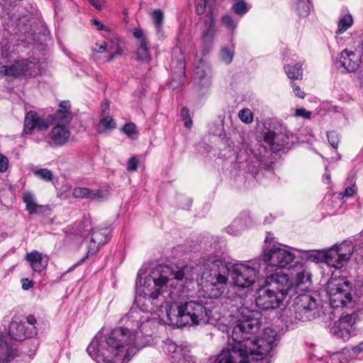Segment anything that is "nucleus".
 <instances>
[{
  "label": "nucleus",
  "instance_id": "obj_11",
  "mask_svg": "<svg viewBox=\"0 0 363 363\" xmlns=\"http://www.w3.org/2000/svg\"><path fill=\"white\" fill-rule=\"evenodd\" d=\"M26 322L13 318L9 327V335L16 341H23L37 334L35 326L26 327Z\"/></svg>",
  "mask_w": 363,
  "mask_h": 363
},
{
  "label": "nucleus",
  "instance_id": "obj_44",
  "mask_svg": "<svg viewBox=\"0 0 363 363\" xmlns=\"http://www.w3.org/2000/svg\"><path fill=\"white\" fill-rule=\"evenodd\" d=\"M327 138L328 140L329 143L331 145V146L337 149L338 147V144L340 142V136L335 131H330L327 133Z\"/></svg>",
  "mask_w": 363,
  "mask_h": 363
},
{
  "label": "nucleus",
  "instance_id": "obj_49",
  "mask_svg": "<svg viewBox=\"0 0 363 363\" xmlns=\"http://www.w3.org/2000/svg\"><path fill=\"white\" fill-rule=\"evenodd\" d=\"M8 159L6 157L0 155V172H4L8 169Z\"/></svg>",
  "mask_w": 363,
  "mask_h": 363
},
{
  "label": "nucleus",
  "instance_id": "obj_27",
  "mask_svg": "<svg viewBox=\"0 0 363 363\" xmlns=\"http://www.w3.org/2000/svg\"><path fill=\"white\" fill-rule=\"evenodd\" d=\"M116 128L115 120L109 115H101L99 124L96 126V131L102 134L108 130H112Z\"/></svg>",
  "mask_w": 363,
  "mask_h": 363
},
{
  "label": "nucleus",
  "instance_id": "obj_7",
  "mask_svg": "<svg viewBox=\"0 0 363 363\" xmlns=\"http://www.w3.org/2000/svg\"><path fill=\"white\" fill-rule=\"evenodd\" d=\"M349 282L340 279L331 278L326 284V291L333 308L343 307L351 303Z\"/></svg>",
  "mask_w": 363,
  "mask_h": 363
},
{
  "label": "nucleus",
  "instance_id": "obj_10",
  "mask_svg": "<svg viewBox=\"0 0 363 363\" xmlns=\"http://www.w3.org/2000/svg\"><path fill=\"white\" fill-rule=\"evenodd\" d=\"M355 329L350 313H347L341 317L337 321H335L330 328V333L335 337L341 338L343 340H348Z\"/></svg>",
  "mask_w": 363,
  "mask_h": 363
},
{
  "label": "nucleus",
  "instance_id": "obj_5",
  "mask_svg": "<svg viewBox=\"0 0 363 363\" xmlns=\"http://www.w3.org/2000/svg\"><path fill=\"white\" fill-rule=\"evenodd\" d=\"M293 284L289 275L276 272L267 275L265 285L256 293V306L262 310H272L280 307L288 295L292 296Z\"/></svg>",
  "mask_w": 363,
  "mask_h": 363
},
{
  "label": "nucleus",
  "instance_id": "obj_58",
  "mask_svg": "<svg viewBox=\"0 0 363 363\" xmlns=\"http://www.w3.org/2000/svg\"><path fill=\"white\" fill-rule=\"evenodd\" d=\"M91 22L93 24L96 25L97 26V29L99 30H103L104 29V26L99 21L96 19H92Z\"/></svg>",
  "mask_w": 363,
  "mask_h": 363
},
{
  "label": "nucleus",
  "instance_id": "obj_47",
  "mask_svg": "<svg viewBox=\"0 0 363 363\" xmlns=\"http://www.w3.org/2000/svg\"><path fill=\"white\" fill-rule=\"evenodd\" d=\"M206 8V0H196V11L198 15L203 14Z\"/></svg>",
  "mask_w": 363,
  "mask_h": 363
},
{
  "label": "nucleus",
  "instance_id": "obj_28",
  "mask_svg": "<svg viewBox=\"0 0 363 363\" xmlns=\"http://www.w3.org/2000/svg\"><path fill=\"white\" fill-rule=\"evenodd\" d=\"M23 201L26 203V209L28 211L30 214L38 213V208H48V206L38 205L37 203L35 202L34 194L29 191L23 193Z\"/></svg>",
  "mask_w": 363,
  "mask_h": 363
},
{
  "label": "nucleus",
  "instance_id": "obj_50",
  "mask_svg": "<svg viewBox=\"0 0 363 363\" xmlns=\"http://www.w3.org/2000/svg\"><path fill=\"white\" fill-rule=\"evenodd\" d=\"M291 86L293 87L294 92L295 93L296 96L301 99H303L305 97V93L301 89V88L298 86L296 85V84L294 82L291 83Z\"/></svg>",
  "mask_w": 363,
  "mask_h": 363
},
{
  "label": "nucleus",
  "instance_id": "obj_19",
  "mask_svg": "<svg viewBox=\"0 0 363 363\" xmlns=\"http://www.w3.org/2000/svg\"><path fill=\"white\" fill-rule=\"evenodd\" d=\"M215 17L212 12L208 11L203 17V27L201 34V40L206 45L213 43L216 34Z\"/></svg>",
  "mask_w": 363,
  "mask_h": 363
},
{
  "label": "nucleus",
  "instance_id": "obj_30",
  "mask_svg": "<svg viewBox=\"0 0 363 363\" xmlns=\"http://www.w3.org/2000/svg\"><path fill=\"white\" fill-rule=\"evenodd\" d=\"M247 218H237L233 222L226 228V231L228 234L232 235H237L241 231L245 230L246 225Z\"/></svg>",
  "mask_w": 363,
  "mask_h": 363
},
{
  "label": "nucleus",
  "instance_id": "obj_24",
  "mask_svg": "<svg viewBox=\"0 0 363 363\" xmlns=\"http://www.w3.org/2000/svg\"><path fill=\"white\" fill-rule=\"evenodd\" d=\"M26 259L29 262L30 267L35 272H40L46 266V264H43L42 254L37 250H33L27 253Z\"/></svg>",
  "mask_w": 363,
  "mask_h": 363
},
{
  "label": "nucleus",
  "instance_id": "obj_37",
  "mask_svg": "<svg viewBox=\"0 0 363 363\" xmlns=\"http://www.w3.org/2000/svg\"><path fill=\"white\" fill-rule=\"evenodd\" d=\"M349 180L350 186H347L343 191L340 192L338 194V198L340 199H342L345 197H351L357 192V189L356 184L353 182L354 179L349 178Z\"/></svg>",
  "mask_w": 363,
  "mask_h": 363
},
{
  "label": "nucleus",
  "instance_id": "obj_23",
  "mask_svg": "<svg viewBox=\"0 0 363 363\" xmlns=\"http://www.w3.org/2000/svg\"><path fill=\"white\" fill-rule=\"evenodd\" d=\"M18 356V351L0 335V363H12Z\"/></svg>",
  "mask_w": 363,
  "mask_h": 363
},
{
  "label": "nucleus",
  "instance_id": "obj_42",
  "mask_svg": "<svg viewBox=\"0 0 363 363\" xmlns=\"http://www.w3.org/2000/svg\"><path fill=\"white\" fill-rule=\"evenodd\" d=\"M152 18L154 23L155 25V27L159 30L163 22L164 19V14L161 9H155L152 12Z\"/></svg>",
  "mask_w": 363,
  "mask_h": 363
},
{
  "label": "nucleus",
  "instance_id": "obj_31",
  "mask_svg": "<svg viewBox=\"0 0 363 363\" xmlns=\"http://www.w3.org/2000/svg\"><path fill=\"white\" fill-rule=\"evenodd\" d=\"M284 70L288 77L292 80L302 78L303 69L302 65L300 63H296L294 65L287 64L284 66Z\"/></svg>",
  "mask_w": 363,
  "mask_h": 363
},
{
  "label": "nucleus",
  "instance_id": "obj_46",
  "mask_svg": "<svg viewBox=\"0 0 363 363\" xmlns=\"http://www.w3.org/2000/svg\"><path fill=\"white\" fill-rule=\"evenodd\" d=\"M123 132L128 137L137 133L136 125L133 123H128L123 127Z\"/></svg>",
  "mask_w": 363,
  "mask_h": 363
},
{
  "label": "nucleus",
  "instance_id": "obj_16",
  "mask_svg": "<svg viewBox=\"0 0 363 363\" xmlns=\"http://www.w3.org/2000/svg\"><path fill=\"white\" fill-rule=\"evenodd\" d=\"M289 272L291 277V279L289 278V280L293 284L291 293L295 291L296 287L311 283V274L307 267L302 263L296 262L295 264L289 269Z\"/></svg>",
  "mask_w": 363,
  "mask_h": 363
},
{
  "label": "nucleus",
  "instance_id": "obj_35",
  "mask_svg": "<svg viewBox=\"0 0 363 363\" xmlns=\"http://www.w3.org/2000/svg\"><path fill=\"white\" fill-rule=\"evenodd\" d=\"M33 172L36 178L46 182H52L54 178L52 171L47 168L35 169Z\"/></svg>",
  "mask_w": 363,
  "mask_h": 363
},
{
  "label": "nucleus",
  "instance_id": "obj_2",
  "mask_svg": "<svg viewBox=\"0 0 363 363\" xmlns=\"http://www.w3.org/2000/svg\"><path fill=\"white\" fill-rule=\"evenodd\" d=\"M236 324L228 345L215 359L208 363H267L263 359L277 346L280 337L274 329L265 328L263 335L256 338L261 326L262 313L245 301L234 315Z\"/></svg>",
  "mask_w": 363,
  "mask_h": 363
},
{
  "label": "nucleus",
  "instance_id": "obj_18",
  "mask_svg": "<svg viewBox=\"0 0 363 363\" xmlns=\"http://www.w3.org/2000/svg\"><path fill=\"white\" fill-rule=\"evenodd\" d=\"M360 64V57L359 55L353 51H349L347 49L343 50L339 57L337 62V67L339 65L343 67L347 72H352L357 70Z\"/></svg>",
  "mask_w": 363,
  "mask_h": 363
},
{
  "label": "nucleus",
  "instance_id": "obj_43",
  "mask_svg": "<svg viewBox=\"0 0 363 363\" xmlns=\"http://www.w3.org/2000/svg\"><path fill=\"white\" fill-rule=\"evenodd\" d=\"M181 119L184 121V125L186 128H190L192 125V121L190 118L189 110L184 107L180 112Z\"/></svg>",
  "mask_w": 363,
  "mask_h": 363
},
{
  "label": "nucleus",
  "instance_id": "obj_15",
  "mask_svg": "<svg viewBox=\"0 0 363 363\" xmlns=\"http://www.w3.org/2000/svg\"><path fill=\"white\" fill-rule=\"evenodd\" d=\"M70 108L71 105L69 100L61 101L57 111L53 114L49 115L48 117L50 125L55 123L67 125L69 124L73 117Z\"/></svg>",
  "mask_w": 363,
  "mask_h": 363
},
{
  "label": "nucleus",
  "instance_id": "obj_61",
  "mask_svg": "<svg viewBox=\"0 0 363 363\" xmlns=\"http://www.w3.org/2000/svg\"><path fill=\"white\" fill-rule=\"evenodd\" d=\"M325 178L328 179L330 178V176L327 174L325 175Z\"/></svg>",
  "mask_w": 363,
  "mask_h": 363
},
{
  "label": "nucleus",
  "instance_id": "obj_38",
  "mask_svg": "<svg viewBox=\"0 0 363 363\" xmlns=\"http://www.w3.org/2000/svg\"><path fill=\"white\" fill-rule=\"evenodd\" d=\"M233 10L236 14L242 16L248 11L249 9L244 0H238L233 5Z\"/></svg>",
  "mask_w": 363,
  "mask_h": 363
},
{
  "label": "nucleus",
  "instance_id": "obj_3",
  "mask_svg": "<svg viewBox=\"0 0 363 363\" xmlns=\"http://www.w3.org/2000/svg\"><path fill=\"white\" fill-rule=\"evenodd\" d=\"M139 313L131 310L123 320L126 327L112 330L107 335L99 331L87 347L96 363H127L138 351L135 344L138 330L142 333L149 322L140 323Z\"/></svg>",
  "mask_w": 363,
  "mask_h": 363
},
{
  "label": "nucleus",
  "instance_id": "obj_33",
  "mask_svg": "<svg viewBox=\"0 0 363 363\" xmlns=\"http://www.w3.org/2000/svg\"><path fill=\"white\" fill-rule=\"evenodd\" d=\"M326 251L324 252H315L312 250L305 251L303 252V258L308 260L318 263L324 262L325 263Z\"/></svg>",
  "mask_w": 363,
  "mask_h": 363
},
{
  "label": "nucleus",
  "instance_id": "obj_12",
  "mask_svg": "<svg viewBox=\"0 0 363 363\" xmlns=\"http://www.w3.org/2000/svg\"><path fill=\"white\" fill-rule=\"evenodd\" d=\"M110 238L111 235L108 228H94L91 230L86 257L82 259L81 262H84L89 255H95L99 247L106 243Z\"/></svg>",
  "mask_w": 363,
  "mask_h": 363
},
{
  "label": "nucleus",
  "instance_id": "obj_56",
  "mask_svg": "<svg viewBox=\"0 0 363 363\" xmlns=\"http://www.w3.org/2000/svg\"><path fill=\"white\" fill-rule=\"evenodd\" d=\"M36 322H37V320L34 315H28V317H26V323L29 325L28 327L35 326V324L36 323Z\"/></svg>",
  "mask_w": 363,
  "mask_h": 363
},
{
  "label": "nucleus",
  "instance_id": "obj_41",
  "mask_svg": "<svg viewBox=\"0 0 363 363\" xmlns=\"http://www.w3.org/2000/svg\"><path fill=\"white\" fill-rule=\"evenodd\" d=\"M238 116L241 121L246 124L251 123L253 121L252 112L249 108H243L240 111Z\"/></svg>",
  "mask_w": 363,
  "mask_h": 363
},
{
  "label": "nucleus",
  "instance_id": "obj_53",
  "mask_svg": "<svg viewBox=\"0 0 363 363\" xmlns=\"http://www.w3.org/2000/svg\"><path fill=\"white\" fill-rule=\"evenodd\" d=\"M22 282V288L24 290H28L32 288L34 285L33 281L28 280V279H23L21 280Z\"/></svg>",
  "mask_w": 363,
  "mask_h": 363
},
{
  "label": "nucleus",
  "instance_id": "obj_63",
  "mask_svg": "<svg viewBox=\"0 0 363 363\" xmlns=\"http://www.w3.org/2000/svg\"><path fill=\"white\" fill-rule=\"evenodd\" d=\"M34 353H32V354H29V356L31 357L32 355H33Z\"/></svg>",
  "mask_w": 363,
  "mask_h": 363
},
{
  "label": "nucleus",
  "instance_id": "obj_55",
  "mask_svg": "<svg viewBox=\"0 0 363 363\" xmlns=\"http://www.w3.org/2000/svg\"><path fill=\"white\" fill-rule=\"evenodd\" d=\"M352 350L356 354L363 352V341L352 347Z\"/></svg>",
  "mask_w": 363,
  "mask_h": 363
},
{
  "label": "nucleus",
  "instance_id": "obj_60",
  "mask_svg": "<svg viewBox=\"0 0 363 363\" xmlns=\"http://www.w3.org/2000/svg\"><path fill=\"white\" fill-rule=\"evenodd\" d=\"M115 55H116V53L111 54V56L108 58V60H112L114 57Z\"/></svg>",
  "mask_w": 363,
  "mask_h": 363
},
{
  "label": "nucleus",
  "instance_id": "obj_25",
  "mask_svg": "<svg viewBox=\"0 0 363 363\" xmlns=\"http://www.w3.org/2000/svg\"><path fill=\"white\" fill-rule=\"evenodd\" d=\"M170 362L171 363H196L194 357L190 354V350L186 347H182L176 352V354L171 356Z\"/></svg>",
  "mask_w": 363,
  "mask_h": 363
},
{
  "label": "nucleus",
  "instance_id": "obj_40",
  "mask_svg": "<svg viewBox=\"0 0 363 363\" xmlns=\"http://www.w3.org/2000/svg\"><path fill=\"white\" fill-rule=\"evenodd\" d=\"M222 24L230 32H233L236 27L238 22L234 21L230 15H225L221 18Z\"/></svg>",
  "mask_w": 363,
  "mask_h": 363
},
{
  "label": "nucleus",
  "instance_id": "obj_8",
  "mask_svg": "<svg viewBox=\"0 0 363 363\" xmlns=\"http://www.w3.org/2000/svg\"><path fill=\"white\" fill-rule=\"evenodd\" d=\"M264 257L259 259L261 267L267 272L273 267H285L294 259V255L289 250L277 246H273L268 250H264Z\"/></svg>",
  "mask_w": 363,
  "mask_h": 363
},
{
  "label": "nucleus",
  "instance_id": "obj_59",
  "mask_svg": "<svg viewBox=\"0 0 363 363\" xmlns=\"http://www.w3.org/2000/svg\"><path fill=\"white\" fill-rule=\"evenodd\" d=\"M106 49V43H104L102 45H99L98 49L94 48L93 50L96 51V52H103Z\"/></svg>",
  "mask_w": 363,
  "mask_h": 363
},
{
  "label": "nucleus",
  "instance_id": "obj_22",
  "mask_svg": "<svg viewBox=\"0 0 363 363\" xmlns=\"http://www.w3.org/2000/svg\"><path fill=\"white\" fill-rule=\"evenodd\" d=\"M211 68L205 62H200L194 71V80L201 88H208L211 84Z\"/></svg>",
  "mask_w": 363,
  "mask_h": 363
},
{
  "label": "nucleus",
  "instance_id": "obj_14",
  "mask_svg": "<svg viewBox=\"0 0 363 363\" xmlns=\"http://www.w3.org/2000/svg\"><path fill=\"white\" fill-rule=\"evenodd\" d=\"M264 141L274 151L281 150L289 144V137L285 132L277 133L269 129L263 132Z\"/></svg>",
  "mask_w": 363,
  "mask_h": 363
},
{
  "label": "nucleus",
  "instance_id": "obj_17",
  "mask_svg": "<svg viewBox=\"0 0 363 363\" xmlns=\"http://www.w3.org/2000/svg\"><path fill=\"white\" fill-rule=\"evenodd\" d=\"M70 131L67 125L55 124L45 139L50 145L62 146L69 140Z\"/></svg>",
  "mask_w": 363,
  "mask_h": 363
},
{
  "label": "nucleus",
  "instance_id": "obj_62",
  "mask_svg": "<svg viewBox=\"0 0 363 363\" xmlns=\"http://www.w3.org/2000/svg\"><path fill=\"white\" fill-rule=\"evenodd\" d=\"M268 239H269V236H267V237L266 238L265 241L267 242V241L268 240Z\"/></svg>",
  "mask_w": 363,
  "mask_h": 363
},
{
  "label": "nucleus",
  "instance_id": "obj_57",
  "mask_svg": "<svg viewBox=\"0 0 363 363\" xmlns=\"http://www.w3.org/2000/svg\"><path fill=\"white\" fill-rule=\"evenodd\" d=\"M89 3L98 10H101L103 8V5L99 3V0H89Z\"/></svg>",
  "mask_w": 363,
  "mask_h": 363
},
{
  "label": "nucleus",
  "instance_id": "obj_48",
  "mask_svg": "<svg viewBox=\"0 0 363 363\" xmlns=\"http://www.w3.org/2000/svg\"><path fill=\"white\" fill-rule=\"evenodd\" d=\"M138 160L135 156L131 157L128 162L127 170L128 172H134L137 169Z\"/></svg>",
  "mask_w": 363,
  "mask_h": 363
},
{
  "label": "nucleus",
  "instance_id": "obj_36",
  "mask_svg": "<svg viewBox=\"0 0 363 363\" xmlns=\"http://www.w3.org/2000/svg\"><path fill=\"white\" fill-rule=\"evenodd\" d=\"M353 23V18L351 14L345 15L338 22V28L336 33L341 34L347 30Z\"/></svg>",
  "mask_w": 363,
  "mask_h": 363
},
{
  "label": "nucleus",
  "instance_id": "obj_29",
  "mask_svg": "<svg viewBox=\"0 0 363 363\" xmlns=\"http://www.w3.org/2000/svg\"><path fill=\"white\" fill-rule=\"evenodd\" d=\"M72 196L76 199H94L101 196L99 191L90 190L85 187H76L72 191Z\"/></svg>",
  "mask_w": 363,
  "mask_h": 363
},
{
  "label": "nucleus",
  "instance_id": "obj_39",
  "mask_svg": "<svg viewBox=\"0 0 363 363\" xmlns=\"http://www.w3.org/2000/svg\"><path fill=\"white\" fill-rule=\"evenodd\" d=\"M182 346H179L172 341L168 340L164 342L163 350L164 352H166L171 357V356H173L174 354H176V352H178V350L182 349Z\"/></svg>",
  "mask_w": 363,
  "mask_h": 363
},
{
  "label": "nucleus",
  "instance_id": "obj_34",
  "mask_svg": "<svg viewBox=\"0 0 363 363\" xmlns=\"http://www.w3.org/2000/svg\"><path fill=\"white\" fill-rule=\"evenodd\" d=\"M296 10L300 16H307L311 10L310 0H296Z\"/></svg>",
  "mask_w": 363,
  "mask_h": 363
},
{
  "label": "nucleus",
  "instance_id": "obj_32",
  "mask_svg": "<svg viewBox=\"0 0 363 363\" xmlns=\"http://www.w3.org/2000/svg\"><path fill=\"white\" fill-rule=\"evenodd\" d=\"M355 330L363 332V308H358L350 313Z\"/></svg>",
  "mask_w": 363,
  "mask_h": 363
},
{
  "label": "nucleus",
  "instance_id": "obj_54",
  "mask_svg": "<svg viewBox=\"0 0 363 363\" xmlns=\"http://www.w3.org/2000/svg\"><path fill=\"white\" fill-rule=\"evenodd\" d=\"M9 66L3 65L1 62H0V78H2L4 76L9 77Z\"/></svg>",
  "mask_w": 363,
  "mask_h": 363
},
{
  "label": "nucleus",
  "instance_id": "obj_1",
  "mask_svg": "<svg viewBox=\"0 0 363 363\" xmlns=\"http://www.w3.org/2000/svg\"><path fill=\"white\" fill-rule=\"evenodd\" d=\"M186 267L160 264L144 278L140 270L136 281L137 306L146 313L162 312L164 308L169 321L179 327L208 323L213 313L202 301L177 302L186 291Z\"/></svg>",
  "mask_w": 363,
  "mask_h": 363
},
{
  "label": "nucleus",
  "instance_id": "obj_21",
  "mask_svg": "<svg viewBox=\"0 0 363 363\" xmlns=\"http://www.w3.org/2000/svg\"><path fill=\"white\" fill-rule=\"evenodd\" d=\"M133 35L135 38L139 40L138 48L137 50V58L138 60L147 62L151 60L147 46L148 40L143 31L140 29L135 28L133 32Z\"/></svg>",
  "mask_w": 363,
  "mask_h": 363
},
{
  "label": "nucleus",
  "instance_id": "obj_9",
  "mask_svg": "<svg viewBox=\"0 0 363 363\" xmlns=\"http://www.w3.org/2000/svg\"><path fill=\"white\" fill-rule=\"evenodd\" d=\"M354 246L351 241L345 240L326 251L325 264L335 269H341L350 260L353 254Z\"/></svg>",
  "mask_w": 363,
  "mask_h": 363
},
{
  "label": "nucleus",
  "instance_id": "obj_13",
  "mask_svg": "<svg viewBox=\"0 0 363 363\" xmlns=\"http://www.w3.org/2000/svg\"><path fill=\"white\" fill-rule=\"evenodd\" d=\"M50 125L48 118H41L34 111H28L25 116L23 124V132L26 134H31L36 129L39 131L47 130Z\"/></svg>",
  "mask_w": 363,
  "mask_h": 363
},
{
  "label": "nucleus",
  "instance_id": "obj_6",
  "mask_svg": "<svg viewBox=\"0 0 363 363\" xmlns=\"http://www.w3.org/2000/svg\"><path fill=\"white\" fill-rule=\"evenodd\" d=\"M322 301L317 294H301L296 298L294 311L296 319L310 321L320 316Z\"/></svg>",
  "mask_w": 363,
  "mask_h": 363
},
{
  "label": "nucleus",
  "instance_id": "obj_26",
  "mask_svg": "<svg viewBox=\"0 0 363 363\" xmlns=\"http://www.w3.org/2000/svg\"><path fill=\"white\" fill-rule=\"evenodd\" d=\"M172 67L177 69L175 72L179 74L183 75L185 72V62L184 57H183L180 48H176L172 52Z\"/></svg>",
  "mask_w": 363,
  "mask_h": 363
},
{
  "label": "nucleus",
  "instance_id": "obj_51",
  "mask_svg": "<svg viewBox=\"0 0 363 363\" xmlns=\"http://www.w3.org/2000/svg\"><path fill=\"white\" fill-rule=\"evenodd\" d=\"M110 102L108 100H105L101 103V115H108L109 113Z\"/></svg>",
  "mask_w": 363,
  "mask_h": 363
},
{
  "label": "nucleus",
  "instance_id": "obj_45",
  "mask_svg": "<svg viewBox=\"0 0 363 363\" xmlns=\"http://www.w3.org/2000/svg\"><path fill=\"white\" fill-rule=\"evenodd\" d=\"M234 52L228 48H222L220 51V57L222 60L226 64H230L233 59Z\"/></svg>",
  "mask_w": 363,
  "mask_h": 363
},
{
  "label": "nucleus",
  "instance_id": "obj_20",
  "mask_svg": "<svg viewBox=\"0 0 363 363\" xmlns=\"http://www.w3.org/2000/svg\"><path fill=\"white\" fill-rule=\"evenodd\" d=\"M35 64L27 60H21L15 62L9 66V77L15 78L29 77L33 74Z\"/></svg>",
  "mask_w": 363,
  "mask_h": 363
},
{
  "label": "nucleus",
  "instance_id": "obj_4",
  "mask_svg": "<svg viewBox=\"0 0 363 363\" xmlns=\"http://www.w3.org/2000/svg\"><path fill=\"white\" fill-rule=\"evenodd\" d=\"M206 268L208 271L204 272L207 279L206 287L213 298H218L223 293L229 275L234 286L247 289L259 279L262 269L259 258L247 264H232L218 257L208 258Z\"/></svg>",
  "mask_w": 363,
  "mask_h": 363
},
{
  "label": "nucleus",
  "instance_id": "obj_52",
  "mask_svg": "<svg viewBox=\"0 0 363 363\" xmlns=\"http://www.w3.org/2000/svg\"><path fill=\"white\" fill-rule=\"evenodd\" d=\"M296 115L297 116H302L305 118H309L311 117V112L307 111L304 108H297L296 110Z\"/></svg>",
  "mask_w": 363,
  "mask_h": 363
}]
</instances>
